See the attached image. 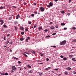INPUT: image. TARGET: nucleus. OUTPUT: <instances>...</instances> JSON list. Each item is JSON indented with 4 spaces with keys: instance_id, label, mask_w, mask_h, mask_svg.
Here are the masks:
<instances>
[{
    "instance_id": "obj_61",
    "label": "nucleus",
    "mask_w": 76,
    "mask_h": 76,
    "mask_svg": "<svg viewBox=\"0 0 76 76\" xmlns=\"http://www.w3.org/2000/svg\"><path fill=\"white\" fill-rule=\"evenodd\" d=\"M11 19H12V18L11 17L9 18V20H11Z\"/></svg>"
},
{
    "instance_id": "obj_31",
    "label": "nucleus",
    "mask_w": 76,
    "mask_h": 76,
    "mask_svg": "<svg viewBox=\"0 0 76 76\" xmlns=\"http://www.w3.org/2000/svg\"><path fill=\"white\" fill-rule=\"evenodd\" d=\"M3 23H4V22L2 21L1 22V23L0 25H3Z\"/></svg>"
},
{
    "instance_id": "obj_58",
    "label": "nucleus",
    "mask_w": 76,
    "mask_h": 76,
    "mask_svg": "<svg viewBox=\"0 0 76 76\" xmlns=\"http://www.w3.org/2000/svg\"><path fill=\"white\" fill-rule=\"evenodd\" d=\"M33 4H34V6H36V3H34Z\"/></svg>"
},
{
    "instance_id": "obj_59",
    "label": "nucleus",
    "mask_w": 76,
    "mask_h": 76,
    "mask_svg": "<svg viewBox=\"0 0 76 76\" xmlns=\"http://www.w3.org/2000/svg\"><path fill=\"white\" fill-rule=\"evenodd\" d=\"M12 7H15V8H16V7L15 6H13Z\"/></svg>"
},
{
    "instance_id": "obj_3",
    "label": "nucleus",
    "mask_w": 76,
    "mask_h": 76,
    "mask_svg": "<svg viewBox=\"0 0 76 76\" xmlns=\"http://www.w3.org/2000/svg\"><path fill=\"white\" fill-rule=\"evenodd\" d=\"M44 8L43 7H41L40 8V10L41 12H44Z\"/></svg>"
},
{
    "instance_id": "obj_28",
    "label": "nucleus",
    "mask_w": 76,
    "mask_h": 76,
    "mask_svg": "<svg viewBox=\"0 0 76 76\" xmlns=\"http://www.w3.org/2000/svg\"><path fill=\"white\" fill-rule=\"evenodd\" d=\"M68 73V72H67V71H65V75H67Z\"/></svg>"
},
{
    "instance_id": "obj_43",
    "label": "nucleus",
    "mask_w": 76,
    "mask_h": 76,
    "mask_svg": "<svg viewBox=\"0 0 76 76\" xmlns=\"http://www.w3.org/2000/svg\"><path fill=\"white\" fill-rule=\"evenodd\" d=\"M44 31H45V32H47L48 31V30L47 29H45L44 30Z\"/></svg>"
},
{
    "instance_id": "obj_20",
    "label": "nucleus",
    "mask_w": 76,
    "mask_h": 76,
    "mask_svg": "<svg viewBox=\"0 0 76 76\" xmlns=\"http://www.w3.org/2000/svg\"><path fill=\"white\" fill-rule=\"evenodd\" d=\"M25 30L26 31H28V28H25Z\"/></svg>"
},
{
    "instance_id": "obj_18",
    "label": "nucleus",
    "mask_w": 76,
    "mask_h": 76,
    "mask_svg": "<svg viewBox=\"0 0 76 76\" xmlns=\"http://www.w3.org/2000/svg\"><path fill=\"white\" fill-rule=\"evenodd\" d=\"M20 28L21 30H23L24 29V28L22 27H20Z\"/></svg>"
},
{
    "instance_id": "obj_7",
    "label": "nucleus",
    "mask_w": 76,
    "mask_h": 76,
    "mask_svg": "<svg viewBox=\"0 0 76 76\" xmlns=\"http://www.w3.org/2000/svg\"><path fill=\"white\" fill-rule=\"evenodd\" d=\"M39 31H41L42 29V27H38Z\"/></svg>"
},
{
    "instance_id": "obj_21",
    "label": "nucleus",
    "mask_w": 76,
    "mask_h": 76,
    "mask_svg": "<svg viewBox=\"0 0 76 76\" xmlns=\"http://www.w3.org/2000/svg\"><path fill=\"white\" fill-rule=\"evenodd\" d=\"M4 8V7H2V6H1L0 7V9L2 10V9H3Z\"/></svg>"
},
{
    "instance_id": "obj_24",
    "label": "nucleus",
    "mask_w": 76,
    "mask_h": 76,
    "mask_svg": "<svg viewBox=\"0 0 76 76\" xmlns=\"http://www.w3.org/2000/svg\"><path fill=\"white\" fill-rule=\"evenodd\" d=\"M42 73H43V72L41 73V72H39V74L40 75H42Z\"/></svg>"
},
{
    "instance_id": "obj_46",
    "label": "nucleus",
    "mask_w": 76,
    "mask_h": 76,
    "mask_svg": "<svg viewBox=\"0 0 76 76\" xmlns=\"http://www.w3.org/2000/svg\"><path fill=\"white\" fill-rule=\"evenodd\" d=\"M64 30H66V29H67V28H64Z\"/></svg>"
},
{
    "instance_id": "obj_51",
    "label": "nucleus",
    "mask_w": 76,
    "mask_h": 76,
    "mask_svg": "<svg viewBox=\"0 0 76 76\" xmlns=\"http://www.w3.org/2000/svg\"><path fill=\"white\" fill-rule=\"evenodd\" d=\"M46 60L47 61H48L49 60V59L48 58H47L46 59Z\"/></svg>"
},
{
    "instance_id": "obj_35",
    "label": "nucleus",
    "mask_w": 76,
    "mask_h": 76,
    "mask_svg": "<svg viewBox=\"0 0 76 76\" xmlns=\"http://www.w3.org/2000/svg\"><path fill=\"white\" fill-rule=\"evenodd\" d=\"M61 25H62V26L65 25V23H61Z\"/></svg>"
},
{
    "instance_id": "obj_55",
    "label": "nucleus",
    "mask_w": 76,
    "mask_h": 76,
    "mask_svg": "<svg viewBox=\"0 0 76 76\" xmlns=\"http://www.w3.org/2000/svg\"><path fill=\"white\" fill-rule=\"evenodd\" d=\"M10 34H8L7 35V37H9V36H10Z\"/></svg>"
},
{
    "instance_id": "obj_13",
    "label": "nucleus",
    "mask_w": 76,
    "mask_h": 76,
    "mask_svg": "<svg viewBox=\"0 0 76 76\" xmlns=\"http://www.w3.org/2000/svg\"><path fill=\"white\" fill-rule=\"evenodd\" d=\"M55 28V27H53V26H51V27H50V29H52V30L54 29Z\"/></svg>"
},
{
    "instance_id": "obj_56",
    "label": "nucleus",
    "mask_w": 76,
    "mask_h": 76,
    "mask_svg": "<svg viewBox=\"0 0 76 76\" xmlns=\"http://www.w3.org/2000/svg\"><path fill=\"white\" fill-rule=\"evenodd\" d=\"M54 1H55L56 2L57 1H58V0H54Z\"/></svg>"
},
{
    "instance_id": "obj_16",
    "label": "nucleus",
    "mask_w": 76,
    "mask_h": 76,
    "mask_svg": "<svg viewBox=\"0 0 76 76\" xmlns=\"http://www.w3.org/2000/svg\"><path fill=\"white\" fill-rule=\"evenodd\" d=\"M55 27L56 28H58V25H55Z\"/></svg>"
},
{
    "instance_id": "obj_37",
    "label": "nucleus",
    "mask_w": 76,
    "mask_h": 76,
    "mask_svg": "<svg viewBox=\"0 0 76 76\" xmlns=\"http://www.w3.org/2000/svg\"><path fill=\"white\" fill-rule=\"evenodd\" d=\"M5 36H4V40H6V38H5Z\"/></svg>"
},
{
    "instance_id": "obj_53",
    "label": "nucleus",
    "mask_w": 76,
    "mask_h": 76,
    "mask_svg": "<svg viewBox=\"0 0 76 76\" xmlns=\"http://www.w3.org/2000/svg\"><path fill=\"white\" fill-rule=\"evenodd\" d=\"M28 39H26V42H28Z\"/></svg>"
},
{
    "instance_id": "obj_26",
    "label": "nucleus",
    "mask_w": 76,
    "mask_h": 76,
    "mask_svg": "<svg viewBox=\"0 0 76 76\" xmlns=\"http://www.w3.org/2000/svg\"><path fill=\"white\" fill-rule=\"evenodd\" d=\"M4 75H5L6 76H7V75H8V74L7 73H4Z\"/></svg>"
},
{
    "instance_id": "obj_1",
    "label": "nucleus",
    "mask_w": 76,
    "mask_h": 76,
    "mask_svg": "<svg viewBox=\"0 0 76 76\" xmlns=\"http://www.w3.org/2000/svg\"><path fill=\"white\" fill-rule=\"evenodd\" d=\"M66 43V40H64L60 43V45H64Z\"/></svg>"
},
{
    "instance_id": "obj_54",
    "label": "nucleus",
    "mask_w": 76,
    "mask_h": 76,
    "mask_svg": "<svg viewBox=\"0 0 76 76\" xmlns=\"http://www.w3.org/2000/svg\"><path fill=\"white\" fill-rule=\"evenodd\" d=\"M73 42H76V39H75L74 40H73Z\"/></svg>"
},
{
    "instance_id": "obj_33",
    "label": "nucleus",
    "mask_w": 76,
    "mask_h": 76,
    "mask_svg": "<svg viewBox=\"0 0 76 76\" xmlns=\"http://www.w3.org/2000/svg\"><path fill=\"white\" fill-rule=\"evenodd\" d=\"M49 37H50V35L47 36L46 37V38H49Z\"/></svg>"
},
{
    "instance_id": "obj_48",
    "label": "nucleus",
    "mask_w": 76,
    "mask_h": 76,
    "mask_svg": "<svg viewBox=\"0 0 76 76\" xmlns=\"http://www.w3.org/2000/svg\"><path fill=\"white\" fill-rule=\"evenodd\" d=\"M18 63L20 64V63H21V62H20V61H18Z\"/></svg>"
},
{
    "instance_id": "obj_39",
    "label": "nucleus",
    "mask_w": 76,
    "mask_h": 76,
    "mask_svg": "<svg viewBox=\"0 0 76 76\" xmlns=\"http://www.w3.org/2000/svg\"><path fill=\"white\" fill-rule=\"evenodd\" d=\"M34 15L33 14H31V16H32V17H34Z\"/></svg>"
},
{
    "instance_id": "obj_8",
    "label": "nucleus",
    "mask_w": 76,
    "mask_h": 76,
    "mask_svg": "<svg viewBox=\"0 0 76 76\" xmlns=\"http://www.w3.org/2000/svg\"><path fill=\"white\" fill-rule=\"evenodd\" d=\"M26 66L27 67H28V68H32V66H30L28 65H26Z\"/></svg>"
},
{
    "instance_id": "obj_11",
    "label": "nucleus",
    "mask_w": 76,
    "mask_h": 76,
    "mask_svg": "<svg viewBox=\"0 0 76 76\" xmlns=\"http://www.w3.org/2000/svg\"><path fill=\"white\" fill-rule=\"evenodd\" d=\"M66 69L68 70H71V68L70 67H68L66 68Z\"/></svg>"
},
{
    "instance_id": "obj_5",
    "label": "nucleus",
    "mask_w": 76,
    "mask_h": 76,
    "mask_svg": "<svg viewBox=\"0 0 76 76\" xmlns=\"http://www.w3.org/2000/svg\"><path fill=\"white\" fill-rule=\"evenodd\" d=\"M20 15L19 14H18L16 16V19H19V18H20Z\"/></svg>"
},
{
    "instance_id": "obj_30",
    "label": "nucleus",
    "mask_w": 76,
    "mask_h": 76,
    "mask_svg": "<svg viewBox=\"0 0 76 76\" xmlns=\"http://www.w3.org/2000/svg\"><path fill=\"white\" fill-rule=\"evenodd\" d=\"M40 55L41 56H44V54H42V53H40Z\"/></svg>"
},
{
    "instance_id": "obj_47",
    "label": "nucleus",
    "mask_w": 76,
    "mask_h": 76,
    "mask_svg": "<svg viewBox=\"0 0 76 76\" xmlns=\"http://www.w3.org/2000/svg\"><path fill=\"white\" fill-rule=\"evenodd\" d=\"M28 23L29 24H31L32 23V22H31V21L29 22H28Z\"/></svg>"
},
{
    "instance_id": "obj_57",
    "label": "nucleus",
    "mask_w": 76,
    "mask_h": 76,
    "mask_svg": "<svg viewBox=\"0 0 76 76\" xmlns=\"http://www.w3.org/2000/svg\"><path fill=\"white\" fill-rule=\"evenodd\" d=\"M72 1V0H69V3H70V2H71V1Z\"/></svg>"
},
{
    "instance_id": "obj_62",
    "label": "nucleus",
    "mask_w": 76,
    "mask_h": 76,
    "mask_svg": "<svg viewBox=\"0 0 76 76\" xmlns=\"http://www.w3.org/2000/svg\"><path fill=\"white\" fill-rule=\"evenodd\" d=\"M0 22H3V20H0Z\"/></svg>"
},
{
    "instance_id": "obj_45",
    "label": "nucleus",
    "mask_w": 76,
    "mask_h": 76,
    "mask_svg": "<svg viewBox=\"0 0 76 76\" xmlns=\"http://www.w3.org/2000/svg\"><path fill=\"white\" fill-rule=\"evenodd\" d=\"M0 74H1V75H4V73H0Z\"/></svg>"
},
{
    "instance_id": "obj_29",
    "label": "nucleus",
    "mask_w": 76,
    "mask_h": 76,
    "mask_svg": "<svg viewBox=\"0 0 76 76\" xmlns=\"http://www.w3.org/2000/svg\"><path fill=\"white\" fill-rule=\"evenodd\" d=\"M15 28V29L16 31H17V29H18V28H17V27H14Z\"/></svg>"
},
{
    "instance_id": "obj_25",
    "label": "nucleus",
    "mask_w": 76,
    "mask_h": 76,
    "mask_svg": "<svg viewBox=\"0 0 76 76\" xmlns=\"http://www.w3.org/2000/svg\"><path fill=\"white\" fill-rule=\"evenodd\" d=\"M51 47H53V48H56V46H51Z\"/></svg>"
},
{
    "instance_id": "obj_50",
    "label": "nucleus",
    "mask_w": 76,
    "mask_h": 76,
    "mask_svg": "<svg viewBox=\"0 0 76 76\" xmlns=\"http://www.w3.org/2000/svg\"><path fill=\"white\" fill-rule=\"evenodd\" d=\"M36 27H37V25H36L34 26V28H36Z\"/></svg>"
},
{
    "instance_id": "obj_17",
    "label": "nucleus",
    "mask_w": 76,
    "mask_h": 76,
    "mask_svg": "<svg viewBox=\"0 0 76 76\" xmlns=\"http://www.w3.org/2000/svg\"><path fill=\"white\" fill-rule=\"evenodd\" d=\"M29 73H33V71L32 70H30V71L28 72Z\"/></svg>"
},
{
    "instance_id": "obj_36",
    "label": "nucleus",
    "mask_w": 76,
    "mask_h": 76,
    "mask_svg": "<svg viewBox=\"0 0 76 76\" xmlns=\"http://www.w3.org/2000/svg\"><path fill=\"white\" fill-rule=\"evenodd\" d=\"M56 33H53L52 34V35H56Z\"/></svg>"
},
{
    "instance_id": "obj_15",
    "label": "nucleus",
    "mask_w": 76,
    "mask_h": 76,
    "mask_svg": "<svg viewBox=\"0 0 76 76\" xmlns=\"http://www.w3.org/2000/svg\"><path fill=\"white\" fill-rule=\"evenodd\" d=\"M72 60H73V61H76V59L74 58H72Z\"/></svg>"
},
{
    "instance_id": "obj_41",
    "label": "nucleus",
    "mask_w": 76,
    "mask_h": 76,
    "mask_svg": "<svg viewBox=\"0 0 76 76\" xmlns=\"http://www.w3.org/2000/svg\"><path fill=\"white\" fill-rule=\"evenodd\" d=\"M24 55L25 56V57H28V56H27L26 54H24Z\"/></svg>"
},
{
    "instance_id": "obj_38",
    "label": "nucleus",
    "mask_w": 76,
    "mask_h": 76,
    "mask_svg": "<svg viewBox=\"0 0 76 76\" xmlns=\"http://www.w3.org/2000/svg\"><path fill=\"white\" fill-rule=\"evenodd\" d=\"M60 57H61V58H63V55H61Z\"/></svg>"
},
{
    "instance_id": "obj_64",
    "label": "nucleus",
    "mask_w": 76,
    "mask_h": 76,
    "mask_svg": "<svg viewBox=\"0 0 76 76\" xmlns=\"http://www.w3.org/2000/svg\"><path fill=\"white\" fill-rule=\"evenodd\" d=\"M55 70H58V69L56 68L55 69Z\"/></svg>"
},
{
    "instance_id": "obj_34",
    "label": "nucleus",
    "mask_w": 76,
    "mask_h": 76,
    "mask_svg": "<svg viewBox=\"0 0 76 76\" xmlns=\"http://www.w3.org/2000/svg\"><path fill=\"white\" fill-rule=\"evenodd\" d=\"M21 35H23L24 34V32H23V31L22 32H21Z\"/></svg>"
},
{
    "instance_id": "obj_63",
    "label": "nucleus",
    "mask_w": 76,
    "mask_h": 76,
    "mask_svg": "<svg viewBox=\"0 0 76 76\" xmlns=\"http://www.w3.org/2000/svg\"><path fill=\"white\" fill-rule=\"evenodd\" d=\"M34 13H35V14H37V12H34Z\"/></svg>"
},
{
    "instance_id": "obj_23",
    "label": "nucleus",
    "mask_w": 76,
    "mask_h": 76,
    "mask_svg": "<svg viewBox=\"0 0 76 76\" xmlns=\"http://www.w3.org/2000/svg\"><path fill=\"white\" fill-rule=\"evenodd\" d=\"M31 53H32V54H35V51H31Z\"/></svg>"
},
{
    "instance_id": "obj_6",
    "label": "nucleus",
    "mask_w": 76,
    "mask_h": 76,
    "mask_svg": "<svg viewBox=\"0 0 76 76\" xmlns=\"http://www.w3.org/2000/svg\"><path fill=\"white\" fill-rule=\"evenodd\" d=\"M10 41V40H9V39H7V42H6V44H8Z\"/></svg>"
},
{
    "instance_id": "obj_12",
    "label": "nucleus",
    "mask_w": 76,
    "mask_h": 76,
    "mask_svg": "<svg viewBox=\"0 0 76 76\" xmlns=\"http://www.w3.org/2000/svg\"><path fill=\"white\" fill-rule=\"evenodd\" d=\"M13 58H14V59H15V60H18V58H16V57L13 56Z\"/></svg>"
},
{
    "instance_id": "obj_22",
    "label": "nucleus",
    "mask_w": 76,
    "mask_h": 76,
    "mask_svg": "<svg viewBox=\"0 0 76 76\" xmlns=\"http://www.w3.org/2000/svg\"><path fill=\"white\" fill-rule=\"evenodd\" d=\"M3 27L4 28H7V26L6 25L4 24L3 25Z\"/></svg>"
},
{
    "instance_id": "obj_49",
    "label": "nucleus",
    "mask_w": 76,
    "mask_h": 76,
    "mask_svg": "<svg viewBox=\"0 0 76 76\" xmlns=\"http://www.w3.org/2000/svg\"><path fill=\"white\" fill-rule=\"evenodd\" d=\"M67 15H68V16H70V13H68L67 14Z\"/></svg>"
},
{
    "instance_id": "obj_9",
    "label": "nucleus",
    "mask_w": 76,
    "mask_h": 76,
    "mask_svg": "<svg viewBox=\"0 0 76 76\" xmlns=\"http://www.w3.org/2000/svg\"><path fill=\"white\" fill-rule=\"evenodd\" d=\"M73 55H70L69 56V58H72V57H73Z\"/></svg>"
},
{
    "instance_id": "obj_4",
    "label": "nucleus",
    "mask_w": 76,
    "mask_h": 76,
    "mask_svg": "<svg viewBox=\"0 0 76 76\" xmlns=\"http://www.w3.org/2000/svg\"><path fill=\"white\" fill-rule=\"evenodd\" d=\"M12 69L13 70H16V67L15 66H12Z\"/></svg>"
},
{
    "instance_id": "obj_60",
    "label": "nucleus",
    "mask_w": 76,
    "mask_h": 76,
    "mask_svg": "<svg viewBox=\"0 0 76 76\" xmlns=\"http://www.w3.org/2000/svg\"><path fill=\"white\" fill-rule=\"evenodd\" d=\"M11 72H12V73H13V72H14V71H13V70H12L11 71Z\"/></svg>"
},
{
    "instance_id": "obj_14",
    "label": "nucleus",
    "mask_w": 76,
    "mask_h": 76,
    "mask_svg": "<svg viewBox=\"0 0 76 76\" xmlns=\"http://www.w3.org/2000/svg\"><path fill=\"white\" fill-rule=\"evenodd\" d=\"M20 41H23V40H24V39L23 38V37H21V38L20 39Z\"/></svg>"
},
{
    "instance_id": "obj_10",
    "label": "nucleus",
    "mask_w": 76,
    "mask_h": 76,
    "mask_svg": "<svg viewBox=\"0 0 76 76\" xmlns=\"http://www.w3.org/2000/svg\"><path fill=\"white\" fill-rule=\"evenodd\" d=\"M60 12L61 13H62V14H64V13H65V12H64V10L61 11Z\"/></svg>"
},
{
    "instance_id": "obj_40",
    "label": "nucleus",
    "mask_w": 76,
    "mask_h": 76,
    "mask_svg": "<svg viewBox=\"0 0 76 76\" xmlns=\"http://www.w3.org/2000/svg\"><path fill=\"white\" fill-rule=\"evenodd\" d=\"M10 44H13V42H10Z\"/></svg>"
},
{
    "instance_id": "obj_19",
    "label": "nucleus",
    "mask_w": 76,
    "mask_h": 76,
    "mask_svg": "<svg viewBox=\"0 0 76 76\" xmlns=\"http://www.w3.org/2000/svg\"><path fill=\"white\" fill-rule=\"evenodd\" d=\"M71 29H74V30H75L76 29V27H72V28H71Z\"/></svg>"
},
{
    "instance_id": "obj_52",
    "label": "nucleus",
    "mask_w": 76,
    "mask_h": 76,
    "mask_svg": "<svg viewBox=\"0 0 76 76\" xmlns=\"http://www.w3.org/2000/svg\"><path fill=\"white\" fill-rule=\"evenodd\" d=\"M73 73H74V74H76V72H75V71H74V72H73Z\"/></svg>"
},
{
    "instance_id": "obj_2",
    "label": "nucleus",
    "mask_w": 76,
    "mask_h": 76,
    "mask_svg": "<svg viewBox=\"0 0 76 76\" xmlns=\"http://www.w3.org/2000/svg\"><path fill=\"white\" fill-rule=\"evenodd\" d=\"M53 6V3L52 2H50L49 4V5H48L47 6V7H49V8H50V7H51Z\"/></svg>"
},
{
    "instance_id": "obj_42",
    "label": "nucleus",
    "mask_w": 76,
    "mask_h": 76,
    "mask_svg": "<svg viewBox=\"0 0 76 76\" xmlns=\"http://www.w3.org/2000/svg\"><path fill=\"white\" fill-rule=\"evenodd\" d=\"M27 39H30V37H29V36H28L27 37Z\"/></svg>"
},
{
    "instance_id": "obj_32",
    "label": "nucleus",
    "mask_w": 76,
    "mask_h": 76,
    "mask_svg": "<svg viewBox=\"0 0 76 76\" xmlns=\"http://www.w3.org/2000/svg\"><path fill=\"white\" fill-rule=\"evenodd\" d=\"M63 60H67V58H66V57H65L64 58H63Z\"/></svg>"
},
{
    "instance_id": "obj_27",
    "label": "nucleus",
    "mask_w": 76,
    "mask_h": 76,
    "mask_svg": "<svg viewBox=\"0 0 76 76\" xmlns=\"http://www.w3.org/2000/svg\"><path fill=\"white\" fill-rule=\"evenodd\" d=\"M50 67H48V68H46L45 69V70H49V68H50Z\"/></svg>"
},
{
    "instance_id": "obj_44",
    "label": "nucleus",
    "mask_w": 76,
    "mask_h": 76,
    "mask_svg": "<svg viewBox=\"0 0 76 76\" xmlns=\"http://www.w3.org/2000/svg\"><path fill=\"white\" fill-rule=\"evenodd\" d=\"M23 4L24 5H26V4H27V3H26V2H24Z\"/></svg>"
}]
</instances>
